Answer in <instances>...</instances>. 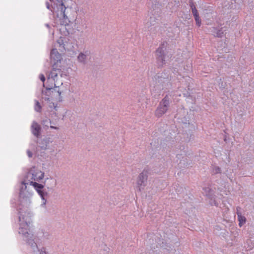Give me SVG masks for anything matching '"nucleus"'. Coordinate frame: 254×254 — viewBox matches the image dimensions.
<instances>
[{
	"label": "nucleus",
	"instance_id": "obj_1",
	"mask_svg": "<svg viewBox=\"0 0 254 254\" xmlns=\"http://www.w3.org/2000/svg\"><path fill=\"white\" fill-rule=\"evenodd\" d=\"M17 210L19 225L18 233L23 237L26 246L32 251L36 252L38 250V244H44L49 240L51 237V234L49 232L42 229L34 235L30 231L32 215L28 208L19 207Z\"/></svg>",
	"mask_w": 254,
	"mask_h": 254
},
{
	"label": "nucleus",
	"instance_id": "obj_2",
	"mask_svg": "<svg viewBox=\"0 0 254 254\" xmlns=\"http://www.w3.org/2000/svg\"><path fill=\"white\" fill-rule=\"evenodd\" d=\"M44 173L35 167H31L24 175L23 180L21 182L22 187L19 192V205L22 208H28L31 203L30 198L32 193L26 190L27 186L31 185V182H39L44 177Z\"/></svg>",
	"mask_w": 254,
	"mask_h": 254
},
{
	"label": "nucleus",
	"instance_id": "obj_3",
	"mask_svg": "<svg viewBox=\"0 0 254 254\" xmlns=\"http://www.w3.org/2000/svg\"><path fill=\"white\" fill-rule=\"evenodd\" d=\"M42 98L48 102V107L50 111L53 112L56 117H58L56 111L58 110V106L55 102H61L62 97L61 92L59 91L58 87L55 86L54 88L47 87L45 90L42 91Z\"/></svg>",
	"mask_w": 254,
	"mask_h": 254
},
{
	"label": "nucleus",
	"instance_id": "obj_4",
	"mask_svg": "<svg viewBox=\"0 0 254 254\" xmlns=\"http://www.w3.org/2000/svg\"><path fill=\"white\" fill-rule=\"evenodd\" d=\"M166 42H164L156 50V59L159 66H162L166 64V59H170L172 54H168L167 51Z\"/></svg>",
	"mask_w": 254,
	"mask_h": 254
},
{
	"label": "nucleus",
	"instance_id": "obj_5",
	"mask_svg": "<svg viewBox=\"0 0 254 254\" xmlns=\"http://www.w3.org/2000/svg\"><path fill=\"white\" fill-rule=\"evenodd\" d=\"M153 84L160 90L167 89L170 85L169 76L165 73L156 74L153 78Z\"/></svg>",
	"mask_w": 254,
	"mask_h": 254
},
{
	"label": "nucleus",
	"instance_id": "obj_6",
	"mask_svg": "<svg viewBox=\"0 0 254 254\" xmlns=\"http://www.w3.org/2000/svg\"><path fill=\"white\" fill-rule=\"evenodd\" d=\"M170 104V99L166 95L159 102L154 112V115L157 118L162 117L169 110Z\"/></svg>",
	"mask_w": 254,
	"mask_h": 254
},
{
	"label": "nucleus",
	"instance_id": "obj_7",
	"mask_svg": "<svg viewBox=\"0 0 254 254\" xmlns=\"http://www.w3.org/2000/svg\"><path fill=\"white\" fill-rule=\"evenodd\" d=\"M63 0H57L59 2V6L56 11L57 16L60 18L62 24L64 25H68L70 22L68 18L65 14L66 7L63 2Z\"/></svg>",
	"mask_w": 254,
	"mask_h": 254
},
{
	"label": "nucleus",
	"instance_id": "obj_8",
	"mask_svg": "<svg viewBox=\"0 0 254 254\" xmlns=\"http://www.w3.org/2000/svg\"><path fill=\"white\" fill-rule=\"evenodd\" d=\"M148 174V171L144 169L143 171L139 174L137 177L136 181V189L140 192L146 186Z\"/></svg>",
	"mask_w": 254,
	"mask_h": 254
},
{
	"label": "nucleus",
	"instance_id": "obj_9",
	"mask_svg": "<svg viewBox=\"0 0 254 254\" xmlns=\"http://www.w3.org/2000/svg\"><path fill=\"white\" fill-rule=\"evenodd\" d=\"M31 186H33L35 190L37 191L39 195L40 196L42 200V206L45 205L47 200L46 197L48 195V193L43 190L44 186L42 184H39L36 182H31Z\"/></svg>",
	"mask_w": 254,
	"mask_h": 254
},
{
	"label": "nucleus",
	"instance_id": "obj_10",
	"mask_svg": "<svg viewBox=\"0 0 254 254\" xmlns=\"http://www.w3.org/2000/svg\"><path fill=\"white\" fill-rule=\"evenodd\" d=\"M57 43L59 45V50L61 52L65 51H69L73 48V45L69 42V40L65 38L60 37L57 40Z\"/></svg>",
	"mask_w": 254,
	"mask_h": 254
},
{
	"label": "nucleus",
	"instance_id": "obj_11",
	"mask_svg": "<svg viewBox=\"0 0 254 254\" xmlns=\"http://www.w3.org/2000/svg\"><path fill=\"white\" fill-rule=\"evenodd\" d=\"M60 72L59 69L53 68L47 75V81L52 83L54 82V86H56L55 82L57 80L58 74Z\"/></svg>",
	"mask_w": 254,
	"mask_h": 254
},
{
	"label": "nucleus",
	"instance_id": "obj_12",
	"mask_svg": "<svg viewBox=\"0 0 254 254\" xmlns=\"http://www.w3.org/2000/svg\"><path fill=\"white\" fill-rule=\"evenodd\" d=\"M31 131L35 136L38 138L41 135V127L36 122L33 121L31 126Z\"/></svg>",
	"mask_w": 254,
	"mask_h": 254
},
{
	"label": "nucleus",
	"instance_id": "obj_13",
	"mask_svg": "<svg viewBox=\"0 0 254 254\" xmlns=\"http://www.w3.org/2000/svg\"><path fill=\"white\" fill-rule=\"evenodd\" d=\"M190 6L191 9L192 13L193 14V15L194 17L196 24L198 27L200 26L201 24V19L199 18V14L197 11V10L196 9L194 3L192 2H190Z\"/></svg>",
	"mask_w": 254,
	"mask_h": 254
},
{
	"label": "nucleus",
	"instance_id": "obj_14",
	"mask_svg": "<svg viewBox=\"0 0 254 254\" xmlns=\"http://www.w3.org/2000/svg\"><path fill=\"white\" fill-rule=\"evenodd\" d=\"M90 51L89 50H85L83 52H80L77 56V61L79 63L85 64L87 57L90 55Z\"/></svg>",
	"mask_w": 254,
	"mask_h": 254
},
{
	"label": "nucleus",
	"instance_id": "obj_15",
	"mask_svg": "<svg viewBox=\"0 0 254 254\" xmlns=\"http://www.w3.org/2000/svg\"><path fill=\"white\" fill-rule=\"evenodd\" d=\"M50 57L51 59L54 61L55 64L61 61L62 59L61 55L59 54L57 49H53L51 50Z\"/></svg>",
	"mask_w": 254,
	"mask_h": 254
},
{
	"label": "nucleus",
	"instance_id": "obj_16",
	"mask_svg": "<svg viewBox=\"0 0 254 254\" xmlns=\"http://www.w3.org/2000/svg\"><path fill=\"white\" fill-rule=\"evenodd\" d=\"M51 142H52V141L50 137H45L39 142L40 147L42 149L45 150L48 148V145Z\"/></svg>",
	"mask_w": 254,
	"mask_h": 254
},
{
	"label": "nucleus",
	"instance_id": "obj_17",
	"mask_svg": "<svg viewBox=\"0 0 254 254\" xmlns=\"http://www.w3.org/2000/svg\"><path fill=\"white\" fill-rule=\"evenodd\" d=\"M239 209H240L239 207H237V214L239 222V225L240 227H242L246 223V219L245 216L242 215L241 212L239 211Z\"/></svg>",
	"mask_w": 254,
	"mask_h": 254
},
{
	"label": "nucleus",
	"instance_id": "obj_18",
	"mask_svg": "<svg viewBox=\"0 0 254 254\" xmlns=\"http://www.w3.org/2000/svg\"><path fill=\"white\" fill-rule=\"evenodd\" d=\"M42 124L43 125V126H44L45 127H49V125H50V127L52 129H57V130L59 129V128L58 127H55V126L51 125L52 122L49 119H48V118L44 119L42 121Z\"/></svg>",
	"mask_w": 254,
	"mask_h": 254
},
{
	"label": "nucleus",
	"instance_id": "obj_19",
	"mask_svg": "<svg viewBox=\"0 0 254 254\" xmlns=\"http://www.w3.org/2000/svg\"><path fill=\"white\" fill-rule=\"evenodd\" d=\"M202 190L203 193L207 197H210L211 196V195H212V190L209 185L207 187H203Z\"/></svg>",
	"mask_w": 254,
	"mask_h": 254
},
{
	"label": "nucleus",
	"instance_id": "obj_20",
	"mask_svg": "<svg viewBox=\"0 0 254 254\" xmlns=\"http://www.w3.org/2000/svg\"><path fill=\"white\" fill-rule=\"evenodd\" d=\"M34 110L38 113L41 112L42 111V106L37 100H35Z\"/></svg>",
	"mask_w": 254,
	"mask_h": 254
},
{
	"label": "nucleus",
	"instance_id": "obj_21",
	"mask_svg": "<svg viewBox=\"0 0 254 254\" xmlns=\"http://www.w3.org/2000/svg\"><path fill=\"white\" fill-rule=\"evenodd\" d=\"M208 198L210 199V204L211 205H215L218 206V204L215 200V198L213 197V194L212 195H211V196Z\"/></svg>",
	"mask_w": 254,
	"mask_h": 254
},
{
	"label": "nucleus",
	"instance_id": "obj_22",
	"mask_svg": "<svg viewBox=\"0 0 254 254\" xmlns=\"http://www.w3.org/2000/svg\"><path fill=\"white\" fill-rule=\"evenodd\" d=\"M221 168L218 166H214L212 169V173L214 174L221 173Z\"/></svg>",
	"mask_w": 254,
	"mask_h": 254
},
{
	"label": "nucleus",
	"instance_id": "obj_23",
	"mask_svg": "<svg viewBox=\"0 0 254 254\" xmlns=\"http://www.w3.org/2000/svg\"><path fill=\"white\" fill-rule=\"evenodd\" d=\"M215 36L218 37H222L223 36V31L222 29L221 28L217 31V32L215 34Z\"/></svg>",
	"mask_w": 254,
	"mask_h": 254
},
{
	"label": "nucleus",
	"instance_id": "obj_24",
	"mask_svg": "<svg viewBox=\"0 0 254 254\" xmlns=\"http://www.w3.org/2000/svg\"><path fill=\"white\" fill-rule=\"evenodd\" d=\"M39 252L40 254H48L46 251V248L44 247H42L41 249L39 250Z\"/></svg>",
	"mask_w": 254,
	"mask_h": 254
},
{
	"label": "nucleus",
	"instance_id": "obj_25",
	"mask_svg": "<svg viewBox=\"0 0 254 254\" xmlns=\"http://www.w3.org/2000/svg\"><path fill=\"white\" fill-rule=\"evenodd\" d=\"M46 7H47V8L48 9L50 10H51V11H53V10H52V8L53 7H52V6H51L50 4V3H49V2L47 1V2H46Z\"/></svg>",
	"mask_w": 254,
	"mask_h": 254
},
{
	"label": "nucleus",
	"instance_id": "obj_26",
	"mask_svg": "<svg viewBox=\"0 0 254 254\" xmlns=\"http://www.w3.org/2000/svg\"><path fill=\"white\" fill-rule=\"evenodd\" d=\"M27 156H28V157H29V158H31L32 157V155H33L32 153L29 149L27 150Z\"/></svg>",
	"mask_w": 254,
	"mask_h": 254
},
{
	"label": "nucleus",
	"instance_id": "obj_27",
	"mask_svg": "<svg viewBox=\"0 0 254 254\" xmlns=\"http://www.w3.org/2000/svg\"><path fill=\"white\" fill-rule=\"evenodd\" d=\"M39 78L41 81L44 82L45 80V77L43 74H40L39 75Z\"/></svg>",
	"mask_w": 254,
	"mask_h": 254
},
{
	"label": "nucleus",
	"instance_id": "obj_28",
	"mask_svg": "<svg viewBox=\"0 0 254 254\" xmlns=\"http://www.w3.org/2000/svg\"><path fill=\"white\" fill-rule=\"evenodd\" d=\"M51 180L53 181V182L54 183V185H56V181L55 180H54L53 179H51Z\"/></svg>",
	"mask_w": 254,
	"mask_h": 254
},
{
	"label": "nucleus",
	"instance_id": "obj_29",
	"mask_svg": "<svg viewBox=\"0 0 254 254\" xmlns=\"http://www.w3.org/2000/svg\"><path fill=\"white\" fill-rule=\"evenodd\" d=\"M187 79H188V80L190 81L192 80V79H191V78H190V77H188V78H187Z\"/></svg>",
	"mask_w": 254,
	"mask_h": 254
},
{
	"label": "nucleus",
	"instance_id": "obj_30",
	"mask_svg": "<svg viewBox=\"0 0 254 254\" xmlns=\"http://www.w3.org/2000/svg\"><path fill=\"white\" fill-rule=\"evenodd\" d=\"M46 26H47V27H48L49 26V24H46Z\"/></svg>",
	"mask_w": 254,
	"mask_h": 254
}]
</instances>
